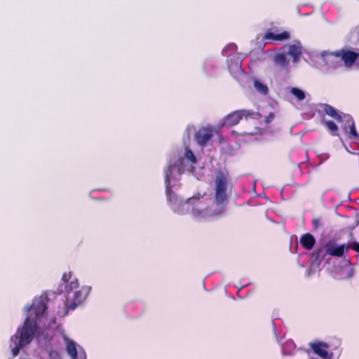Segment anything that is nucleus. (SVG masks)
Here are the masks:
<instances>
[{"label":"nucleus","instance_id":"2","mask_svg":"<svg viewBox=\"0 0 359 359\" xmlns=\"http://www.w3.org/2000/svg\"><path fill=\"white\" fill-rule=\"evenodd\" d=\"M34 332L35 325L29 317L26 318L23 325L18 328L16 334L11 338V340L15 343V346L12 348L13 358L18 355L23 346L31 343L34 338Z\"/></svg>","mask_w":359,"mask_h":359},{"label":"nucleus","instance_id":"23","mask_svg":"<svg viewBox=\"0 0 359 359\" xmlns=\"http://www.w3.org/2000/svg\"><path fill=\"white\" fill-rule=\"evenodd\" d=\"M172 169H173V166L170 165L165 170V183L167 184V186H168L170 182Z\"/></svg>","mask_w":359,"mask_h":359},{"label":"nucleus","instance_id":"4","mask_svg":"<svg viewBox=\"0 0 359 359\" xmlns=\"http://www.w3.org/2000/svg\"><path fill=\"white\" fill-rule=\"evenodd\" d=\"M89 292L90 288L83 287L74 291L72 297L68 295L65 303L66 309L74 310L78 305L81 304L86 299Z\"/></svg>","mask_w":359,"mask_h":359},{"label":"nucleus","instance_id":"5","mask_svg":"<svg viewBox=\"0 0 359 359\" xmlns=\"http://www.w3.org/2000/svg\"><path fill=\"white\" fill-rule=\"evenodd\" d=\"M262 39L269 42L282 41L290 39V33L278 26H272L263 35Z\"/></svg>","mask_w":359,"mask_h":359},{"label":"nucleus","instance_id":"21","mask_svg":"<svg viewBox=\"0 0 359 359\" xmlns=\"http://www.w3.org/2000/svg\"><path fill=\"white\" fill-rule=\"evenodd\" d=\"M290 93L294 95L299 100H303L305 98V93L301 89L292 88Z\"/></svg>","mask_w":359,"mask_h":359},{"label":"nucleus","instance_id":"11","mask_svg":"<svg viewBox=\"0 0 359 359\" xmlns=\"http://www.w3.org/2000/svg\"><path fill=\"white\" fill-rule=\"evenodd\" d=\"M62 280L65 283V288L68 295L70 294L71 292H74V290H77L79 287L77 278L72 277L71 271L64 273Z\"/></svg>","mask_w":359,"mask_h":359},{"label":"nucleus","instance_id":"6","mask_svg":"<svg viewBox=\"0 0 359 359\" xmlns=\"http://www.w3.org/2000/svg\"><path fill=\"white\" fill-rule=\"evenodd\" d=\"M252 115H253V112L245 109L234 111L225 117L223 121V126L226 127L236 126L243 117L248 118Z\"/></svg>","mask_w":359,"mask_h":359},{"label":"nucleus","instance_id":"12","mask_svg":"<svg viewBox=\"0 0 359 359\" xmlns=\"http://www.w3.org/2000/svg\"><path fill=\"white\" fill-rule=\"evenodd\" d=\"M322 107L325 113L329 116L334 118L337 122H342L344 121V114L338 112L332 106L328 104H323Z\"/></svg>","mask_w":359,"mask_h":359},{"label":"nucleus","instance_id":"24","mask_svg":"<svg viewBox=\"0 0 359 359\" xmlns=\"http://www.w3.org/2000/svg\"><path fill=\"white\" fill-rule=\"evenodd\" d=\"M48 354L50 359H62L61 355L58 351L50 350L48 351Z\"/></svg>","mask_w":359,"mask_h":359},{"label":"nucleus","instance_id":"16","mask_svg":"<svg viewBox=\"0 0 359 359\" xmlns=\"http://www.w3.org/2000/svg\"><path fill=\"white\" fill-rule=\"evenodd\" d=\"M328 255L327 252L326 243L321 248H318L314 253L315 261L318 264H320Z\"/></svg>","mask_w":359,"mask_h":359},{"label":"nucleus","instance_id":"31","mask_svg":"<svg viewBox=\"0 0 359 359\" xmlns=\"http://www.w3.org/2000/svg\"><path fill=\"white\" fill-rule=\"evenodd\" d=\"M83 359H86V356L85 352L83 353Z\"/></svg>","mask_w":359,"mask_h":359},{"label":"nucleus","instance_id":"15","mask_svg":"<svg viewBox=\"0 0 359 359\" xmlns=\"http://www.w3.org/2000/svg\"><path fill=\"white\" fill-rule=\"evenodd\" d=\"M66 350L69 355L72 359H78V352L76 350V343L71 339H67Z\"/></svg>","mask_w":359,"mask_h":359},{"label":"nucleus","instance_id":"29","mask_svg":"<svg viewBox=\"0 0 359 359\" xmlns=\"http://www.w3.org/2000/svg\"><path fill=\"white\" fill-rule=\"evenodd\" d=\"M313 223L315 224L316 227H317V226L318 224V219H313Z\"/></svg>","mask_w":359,"mask_h":359},{"label":"nucleus","instance_id":"26","mask_svg":"<svg viewBox=\"0 0 359 359\" xmlns=\"http://www.w3.org/2000/svg\"><path fill=\"white\" fill-rule=\"evenodd\" d=\"M348 249L354 250L355 251H356L357 252L359 253V243L355 242V243L346 245V250H348Z\"/></svg>","mask_w":359,"mask_h":359},{"label":"nucleus","instance_id":"19","mask_svg":"<svg viewBox=\"0 0 359 359\" xmlns=\"http://www.w3.org/2000/svg\"><path fill=\"white\" fill-rule=\"evenodd\" d=\"M254 86H255V89L260 93L264 94V95H266L268 93V91H269L268 87L265 84L261 83L259 81H258L257 79L255 80V81H254Z\"/></svg>","mask_w":359,"mask_h":359},{"label":"nucleus","instance_id":"28","mask_svg":"<svg viewBox=\"0 0 359 359\" xmlns=\"http://www.w3.org/2000/svg\"><path fill=\"white\" fill-rule=\"evenodd\" d=\"M204 195H205V194L201 195V194H199V193H198V194H197L194 195V196H193V198H196V199H200V198H203Z\"/></svg>","mask_w":359,"mask_h":359},{"label":"nucleus","instance_id":"3","mask_svg":"<svg viewBox=\"0 0 359 359\" xmlns=\"http://www.w3.org/2000/svg\"><path fill=\"white\" fill-rule=\"evenodd\" d=\"M332 55L340 58L346 68L350 69L353 65H355L359 69V53L351 50L343 48L333 52Z\"/></svg>","mask_w":359,"mask_h":359},{"label":"nucleus","instance_id":"9","mask_svg":"<svg viewBox=\"0 0 359 359\" xmlns=\"http://www.w3.org/2000/svg\"><path fill=\"white\" fill-rule=\"evenodd\" d=\"M327 252L329 256L341 257L344 256L346 250V245L342 244L337 245L334 240H330L326 243Z\"/></svg>","mask_w":359,"mask_h":359},{"label":"nucleus","instance_id":"27","mask_svg":"<svg viewBox=\"0 0 359 359\" xmlns=\"http://www.w3.org/2000/svg\"><path fill=\"white\" fill-rule=\"evenodd\" d=\"M275 118V114L273 112H271L265 118V123L269 124L272 122V121Z\"/></svg>","mask_w":359,"mask_h":359},{"label":"nucleus","instance_id":"13","mask_svg":"<svg viewBox=\"0 0 359 359\" xmlns=\"http://www.w3.org/2000/svg\"><path fill=\"white\" fill-rule=\"evenodd\" d=\"M299 243L304 248L310 250L316 245V239L312 234L306 233L301 236Z\"/></svg>","mask_w":359,"mask_h":359},{"label":"nucleus","instance_id":"30","mask_svg":"<svg viewBox=\"0 0 359 359\" xmlns=\"http://www.w3.org/2000/svg\"><path fill=\"white\" fill-rule=\"evenodd\" d=\"M293 45H294V46H296V45H300V42H299V41H297V43H294Z\"/></svg>","mask_w":359,"mask_h":359},{"label":"nucleus","instance_id":"25","mask_svg":"<svg viewBox=\"0 0 359 359\" xmlns=\"http://www.w3.org/2000/svg\"><path fill=\"white\" fill-rule=\"evenodd\" d=\"M185 156L187 159H189L191 163H194L196 162V158L192 151L189 149H187Z\"/></svg>","mask_w":359,"mask_h":359},{"label":"nucleus","instance_id":"22","mask_svg":"<svg viewBox=\"0 0 359 359\" xmlns=\"http://www.w3.org/2000/svg\"><path fill=\"white\" fill-rule=\"evenodd\" d=\"M325 127L332 132L334 135H337L338 126L332 121H327L325 122Z\"/></svg>","mask_w":359,"mask_h":359},{"label":"nucleus","instance_id":"20","mask_svg":"<svg viewBox=\"0 0 359 359\" xmlns=\"http://www.w3.org/2000/svg\"><path fill=\"white\" fill-rule=\"evenodd\" d=\"M349 39L353 42L359 44V26L351 31Z\"/></svg>","mask_w":359,"mask_h":359},{"label":"nucleus","instance_id":"17","mask_svg":"<svg viewBox=\"0 0 359 359\" xmlns=\"http://www.w3.org/2000/svg\"><path fill=\"white\" fill-rule=\"evenodd\" d=\"M273 61L276 64L283 67L287 64V56L285 53H278L275 55Z\"/></svg>","mask_w":359,"mask_h":359},{"label":"nucleus","instance_id":"18","mask_svg":"<svg viewBox=\"0 0 359 359\" xmlns=\"http://www.w3.org/2000/svg\"><path fill=\"white\" fill-rule=\"evenodd\" d=\"M302 46H290L289 53L292 56L293 61H298L299 56L302 53L301 52Z\"/></svg>","mask_w":359,"mask_h":359},{"label":"nucleus","instance_id":"10","mask_svg":"<svg viewBox=\"0 0 359 359\" xmlns=\"http://www.w3.org/2000/svg\"><path fill=\"white\" fill-rule=\"evenodd\" d=\"M309 345L316 355L324 359L329 358L328 349L330 346L327 343L317 341L310 343Z\"/></svg>","mask_w":359,"mask_h":359},{"label":"nucleus","instance_id":"7","mask_svg":"<svg viewBox=\"0 0 359 359\" xmlns=\"http://www.w3.org/2000/svg\"><path fill=\"white\" fill-rule=\"evenodd\" d=\"M48 299L47 297H41L39 299H34L31 308L29 310H33L36 316V319L40 318L45 314L48 309Z\"/></svg>","mask_w":359,"mask_h":359},{"label":"nucleus","instance_id":"8","mask_svg":"<svg viewBox=\"0 0 359 359\" xmlns=\"http://www.w3.org/2000/svg\"><path fill=\"white\" fill-rule=\"evenodd\" d=\"M212 136V129L210 127L201 128L195 133L196 141L201 147L207 145Z\"/></svg>","mask_w":359,"mask_h":359},{"label":"nucleus","instance_id":"14","mask_svg":"<svg viewBox=\"0 0 359 359\" xmlns=\"http://www.w3.org/2000/svg\"><path fill=\"white\" fill-rule=\"evenodd\" d=\"M344 121H345L348 124L349 127V137L350 138H358L359 137V135L357 133L355 122L353 121V118L349 114H344Z\"/></svg>","mask_w":359,"mask_h":359},{"label":"nucleus","instance_id":"1","mask_svg":"<svg viewBox=\"0 0 359 359\" xmlns=\"http://www.w3.org/2000/svg\"><path fill=\"white\" fill-rule=\"evenodd\" d=\"M229 176L227 172L219 170L215 178V197L212 204L205 210L204 215L221 217L229 203L228 185Z\"/></svg>","mask_w":359,"mask_h":359}]
</instances>
